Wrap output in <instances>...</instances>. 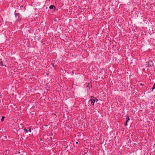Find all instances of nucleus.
Returning a JSON list of instances; mask_svg holds the SVG:
<instances>
[{"label":"nucleus","instance_id":"obj_1","mask_svg":"<svg viewBox=\"0 0 155 155\" xmlns=\"http://www.w3.org/2000/svg\"><path fill=\"white\" fill-rule=\"evenodd\" d=\"M98 101V100L96 99V97H94V98H92V100L91 101V105L92 106H94V103L95 102H97Z\"/></svg>","mask_w":155,"mask_h":155},{"label":"nucleus","instance_id":"obj_2","mask_svg":"<svg viewBox=\"0 0 155 155\" xmlns=\"http://www.w3.org/2000/svg\"><path fill=\"white\" fill-rule=\"evenodd\" d=\"M92 98H94V97L91 96V97H90V99L88 101V104L90 105H91V101H92Z\"/></svg>","mask_w":155,"mask_h":155},{"label":"nucleus","instance_id":"obj_3","mask_svg":"<svg viewBox=\"0 0 155 155\" xmlns=\"http://www.w3.org/2000/svg\"><path fill=\"white\" fill-rule=\"evenodd\" d=\"M148 65L150 66H152L153 65L152 61H149L148 63Z\"/></svg>","mask_w":155,"mask_h":155},{"label":"nucleus","instance_id":"obj_4","mask_svg":"<svg viewBox=\"0 0 155 155\" xmlns=\"http://www.w3.org/2000/svg\"><path fill=\"white\" fill-rule=\"evenodd\" d=\"M0 65L2 66H4V64L2 61L0 62Z\"/></svg>","mask_w":155,"mask_h":155},{"label":"nucleus","instance_id":"obj_5","mask_svg":"<svg viewBox=\"0 0 155 155\" xmlns=\"http://www.w3.org/2000/svg\"><path fill=\"white\" fill-rule=\"evenodd\" d=\"M54 7V5H51L49 6V8L50 9H53Z\"/></svg>","mask_w":155,"mask_h":155},{"label":"nucleus","instance_id":"obj_6","mask_svg":"<svg viewBox=\"0 0 155 155\" xmlns=\"http://www.w3.org/2000/svg\"><path fill=\"white\" fill-rule=\"evenodd\" d=\"M155 89V83H154V85H153V86L152 87V91H153V90H154Z\"/></svg>","mask_w":155,"mask_h":155},{"label":"nucleus","instance_id":"obj_7","mask_svg":"<svg viewBox=\"0 0 155 155\" xmlns=\"http://www.w3.org/2000/svg\"><path fill=\"white\" fill-rule=\"evenodd\" d=\"M130 120V118L128 116L127 117V123L129 120Z\"/></svg>","mask_w":155,"mask_h":155},{"label":"nucleus","instance_id":"obj_8","mask_svg":"<svg viewBox=\"0 0 155 155\" xmlns=\"http://www.w3.org/2000/svg\"><path fill=\"white\" fill-rule=\"evenodd\" d=\"M24 130L25 132L27 133L28 132V129L27 128V129L26 128H25L24 129Z\"/></svg>","mask_w":155,"mask_h":155},{"label":"nucleus","instance_id":"obj_9","mask_svg":"<svg viewBox=\"0 0 155 155\" xmlns=\"http://www.w3.org/2000/svg\"><path fill=\"white\" fill-rule=\"evenodd\" d=\"M27 129H28V131H29L30 132H31V129L30 127H28Z\"/></svg>","mask_w":155,"mask_h":155},{"label":"nucleus","instance_id":"obj_10","mask_svg":"<svg viewBox=\"0 0 155 155\" xmlns=\"http://www.w3.org/2000/svg\"><path fill=\"white\" fill-rule=\"evenodd\" d=\"M88 154H89V153L88 152H85L84 154V155H88Z\"/></svg>","mask_w":155,"mask_h":155},{"label":"nucleus","instance_id":"obj_11","mask_svg":"<svg viewBox=\"0 0 155 155\" xmlns=\"http://www.w3.org/2000/svg\"><path fill=\"white\" fill-rule=\"evenodd\" d=\"M52 65L53 67L54 68V67L57 65V64H55L54 63H52Z\"/></svg>","mask_w":155,"mask_h":155},{"label":"nucleus","instance_id":"obj_12","mask_svg":"<svg viewBox=\"0 0 155 155\" xmlns=\"http://www.w3.org/2000/svg\"><path fill=\"white\" fill-rule=\"evenodd\" d=\"M15 15L16 16L17 15L18 17H19V14L18 13H15Z\"/></svg>","mask_w":155,"mask_h":155},{"label":"nucleus","instance_id":"obj_13","mask_svg":"<svg viewBox=\"0 0 155 155\" xmlns=\"http://www.w3.org/2000/svg\"><path fill=\"white\" fill-rule=\"evenodd\" d=\"M4 118V116H3V117H2V119H1V121H2V119H3Z\"/></svg>","mask_w":155,"mask_h":155},{"label":"nucleus","instance_id":"obj_14","mask_svg":"<svg viewBox=\"0 0 155 155\" xmlns=\"http://www.w3.org/2000/svg\"><path fill=\"white\" fill-rule=\"evenodd\" d=\"M125 125L126 126H127V122L126 123Z\"/></svg>","mask_w":155,"mask_h":155},{"label":"nucleus","instance_id":"obj_15","mask_svg":"<svg viewBox=\"0 0 155 155\" xmlns=\"http://www.w3.org/2000/svg\"><path fill=\"white\" fill-rule=\"evenodd\" d=\"M78 143V142H76V143L77 144V143Z\"/></svg>","mask_w":155,"mask_h":155},{"label":"nucleus","instance_id":"obj_16","mask_svg":"<svg viewBox=\"0 0 155 155\" xmlns=\"http://www.w3.org/2000/svg\"><path fill=\"white\" fill-rule=\"evenodd\" d=\"M68 146H67L66 147V148H68Z\"/></svg>","mask_w":155,"mask_h":155}]
</instances>
